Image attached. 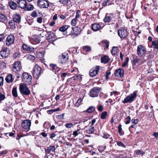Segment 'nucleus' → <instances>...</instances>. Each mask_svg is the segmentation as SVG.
Returning <instances> with one entry per match:
<instances>
[{
	"label": "nucleus",
	"instance_id": "nucleus-1",
	"mask_svg": "<svg viewBox=\"0 0 158 158\" xmlns=\"http://www.w3.org/2000/svg\"><path fill=\"white\" fill-rule=\"evenodd\" d=\"M137 91H135L126 97L122 101L124 103H131L134 101L137 97Z\"/></svg>",
	"mask_w": 158,
	"mask_h": 158
},
{
	"label": "nucleus",
	"instance_id": "nucleus-2",
	"mask_svg": "<svg viewBox=\"0 0 158 158\" xmlns=\"http://www.w3.org/2000/svg\"><path fill=\"white\" fill-rule=\"evenodd\" d=\"M70 31H71V33H69L67 36H70L73 38L77 36L81 32L80 28L77 27H71V29H70Z\"/></svg>",
	"mask_w": 158,
	"mask_h": 158
},
{
	"label": "nucleus",
	"instance_id": "nucleus-3",
	"mask_svg": "<svg viewBox=\"0 0 158 158\" xmlns=\"http://www.w3.org/2000/svg\"><path fill=\"white\" fill-rule=\"evenodd\" d=\"M22 81L26 85H30L31 82V76L27 72L23 73L22 77Z\"/></svg>",
	"mask_w": 158,
	"mask_h": 158
},
{
	"label": "nucleus",
	"instance_id": "nucleus-4",
	"mask_svg": "<svg viewBox=\"0 0 158 158\" xmlns=\"http://www.w3.org/2000/svg\"><path fill=\"white\" fill-rule=\"evenodd\" d=\"M20 93L23 95H29L30 94V91L29 88L24 84L20 85L19 87Z\"/></svg>",
	"mask_w": 158,
	"mask_h": 158
},
{
	"label": "nucleus",
	"instance_id": "nucleus-5",
	"mask_svg": "<svg viewBox=\"0 0 158 158\" xmlns=\"http://www.w3.org/2000/svg\"><path fill=\"white\" fill-rule=\"evenodd\" d=\"M101 89V88L99 87H95L93 88L90 90V96L92 97H97Z\"/></svg>",
	"mask_w": 158,
	"mask_h": 158
},
{
	"label": "nucleus",
	"instance_id": "nucleus-6",
	"mask_svg": "<svg viewBox=\"0 0 158 158\" xmlns=\"http://www.w3.org/2000/svg\"><path fill=\"white\" fill-rule=\"evenodd\" d=\"M58 62L60 63L63 64L66 63L68 59L69 56L68 53L64 52L59 56Z\"/></svg>",
	"mask_w": 158,
	"mask_h": 158
},
{
	"label": "nucleus",
	"instance_id": "nucleus-7",
	"mask_svg": "<svg viewBox=\"0 0 158 158\" xmlns=\"http://www.w3.org/2000/svg\"><path fill=\"white\" fill-rule=\"evenodd\" d=\"M79 77L80 79H81L82 77H81L79 76L78 75H76L68 79L67 80V82L68 84L71 86H74V85L73 84L77 82Z\"/></svg>",
	"mask_w": 158,
	"mask_h": 158
},
{
	"label": "nucleus",
	"instance_id": "nucleus-8",
	"mask_svg": "<svg viewBox=\"0 0 158 158\" xmlns=\"http://www.w3.org/2000/svg\"><path fill=\"white\" fill-rule=\"evenodd\" d=\"M118 34L121 39H124L126 37L129 33L123 27H122L118 31Z\"/></svg>",
	"mask_w": 158,
	"mask_h": 158
},
{
	"label": "nucleus",
	"instance_id": "nucleus-9",
	"mask_svg": "<svg viewBox=\"0 0 158 158\" xmlns=\"http://www.w3.org/2000/svg\"><path fill=\"white\" fill-rule=\"evenodd\" d=\"M31 124V122L30 120L26 119L24 120L22 123V126L23 128L26 130V131H28L30 129V127Z\"/></svg>",
	"mask_w": 158,
	"mask_h": 158
},
{
	"label": "nucleus",
	"instance_id": "nucleus-10",
	"mask_svg": "<svg viewBox=\"0 0 158 158\" xmlns=\"http://www.w3.org/2000/svg\"><path fill=\"white\" fill-rule=\"evenodd\" d=\"M22 69L21 62L19 61H17L14 63L12 69L13 72L16 73L19 72Z\"/></svg>",
	"mask_w": 158,
	"mask_h": 158
},
{
	"label": "nucleus",
	"instance_id": "nucleus-11",
	"mask_svg": "<svg viewBox=\"0 0 158 158\" xmlns=\"http://www.w3.org/2000/svg\"><path fill=\"white\" fill-rule=\"evenodd\" d=\"M41 68L37 65H36L34 68L33 76L35 78H38L41 73Z\"/></svg>",
	"mask_w": 158,
	"mask_h": 158
},
{
	"label": "nucleus",
	"instance_id": "nucleus-12",
	"mask_svg": "<svg viewBox=\"0 0 158 158\" xmlns=\"http://www.w3.org/2000/svg\"><path fill=\"white\" fill-rule=\"evenodd\" d=\"M46 36L47 37V40L49 42L55 41L56 40L55 38L56 37V36L54 34L53 32L51 31L47 32Z\"/></svg>",
	"mask_w": 158,
	"mask_h": 158
},
{
	"label": "nucleus",
	"instance_id": "nucleus-13",
	"mask_svg": "<svg viewBox=\"0 0 158 158\" xmlns=\"http://www.w3.org/2000/svg\"><path fill=\"white\" fill-rule=\"evenodd\" d=\"M38 5L41 8H47L49 6L48 2L46 0H39Z\"/></svg>",
	"mask_w": 158,
	"mask_h": 158
},
{
	"label": "nucleus",
	"instance_id": "nucleus-14",
	"mask_svg": "<svg viewBox=\"0 0 158 158\" xmlns=\"http://www.w3.org/2000/svg\"><path fill=\"white\" fill-rule=\"evenodd\" d=\"M7 48L4 47L0 52V56L2 58H7L9 55V53L7 52Z\"/></svg>",
	"mask_w": 158,
	"mask_h": 158
},
{
	"label": "nucleus",
	"instance_id": "nucleus-15",
	"mask_svg": "<svg viewBox=\"0 0 158 158\" xmlns=\"http://www.w3.org/2000/svg\"><path fill=\"white\" fill-rule=\"evenodd\" d=\"M22 48L23 50L27 52H33L34 50V48L31 46L26 44H24L22 45Z\"/></svg>",
	"mask_w": 158,
	"mask_h": 158
},
{
	"label": "nucleus",
	"instance_id": "nucleus-16",
	"mask_svg": "<svg viewBox=\"0 0 158 158\" xmlns=\"http://www.w3.org/2000/svg\"><path fill=\"white\" fill-rule=\"evenodd\" d=\"M100 68L98 66H97L95 68H93L89 71V75L92 77L96 76L98 73Z\"/></svg>",
	"mask_w": 158,
	"mask_h": 158
},
{
	"label": "nucleus",
	"instance_id": "nucleus-17",
	"mask_svg": "<svg viewBox=\"0 0 158 158\" xmlns=\"http://www.w3.org/2000/svg\"><path fill=\"white\" fill-rule=\"evenodd\" d=\"M146 52L144 48L141 45H139L137 47V54L139 55H142L144 54Z\"/></svg>",
	"mask_w": 158,
	"mask_h": 158
},
{
	"label": "nucleus",
	"instance_id": "nucleus-18",
	"mask_svg": "<svg viewBox=\"0 0 158 158\" xmlns=\"http://www.w3.org/2000/svg\"><path fill=\"white\" fill-rule=\"evenodd\" d=\"M14 37L13 35H10L7 38L6 40V44L7 45H10L12 44L14 41Z\"/></svg>",
	"mask_w": 158,
	"mask_h": 158
},
{
	"label": "nucleus",
	"instance_id": "nucleus-19",
	"mask_svg": "<svg viewBox=\"0 0 158 158\" xmlns=\"http://www.w3.org/2000/svg\"><path fill=\"white\" fill-rule=\"evenodd\" d=\"M18 7L24 9L26 8L27 2L25 0H19L17 1Z\"/></svg>",
	"mask_w": 158,
	"mask_h": 158
},
{
	"label": "nucleus",
	"instance_id": "nucleus-20",
	"mask_svg": "<svg viewBox=\"0 0 158 158\" xmlns=\"http://www.w3.org/2000/svg\"><path fill=\"white\" fill-rule=\"evenodd\" d=\"M70 29H71V27L69 25H64L62 27H60L59 29V30L60 31L64 32L66 31L65 34H64V35H67V34H69V33H68V31H70Z\"/></svg>",
	"mask_w": 158,
	"mask_h": 158
},
{
	"label": "nucleus",
	"instance_id": "nucleus-21",
	"mask_svg": "<svg viewBox=\"0 0 158 158\" xmlns=\"http://www.w3.org/2000/svg\"><path fill=\"white\" fill-rule=\"evenodd\" d=\"M124 70L122 69H119L116 70L114 73V75L116 77L119 76L122 77L124 76Z\"/></svg>",
	"mask_w": 158,
	"mask_h": 158
},
{
	"label": "nucleus",
	"instance_id": "nucleus-22",
	"mask_svg": "<svg viewBox=\"0 0 158 158\" xmlns=\"http://www.w3.org/2000/svg\"><path fill=\"white\" fill-rule=\"evenodd\" d=\"M55 148L54 146H49L47 147L46 148H45L44 150L45 151V156L47 154H50L51 152H55Z\"/></svg>",
	"mask_w": 158,
	"mask_h": 158
},
{
	"label": "nucleus",
	"instance_id": "nucleus-23",
	"mask_svg": "<svg viewBox=\"0 0 158 158\" xmlns=\"http://www.w3.org/2000/svg\"><path fill=\"white\" fill-rule=\"evenodd\" d=\"M49 66L50 69L53 72H57L60 70V69L56 66V64H50Z\"/></svg>",
	"mask_w": 158,
	"mask_h": 158
},
{
	"label": "nucleus",
	"instance_id": "nucleus-24",
	"mask_svg": "<svg viewBox=\"0 0 158 158\" xmlns=\"http://www.w3.org/2000/svg\"><path fill=\"white\" fill-rule=\"evenodd\" d=\"M101 27L100 25L98 23H93L92 25L91 28L94 31H96L99 29Z\"/></svg>",
	"mask_w": 158,
	"mask_h": 158
},
{
	"label": "nucleus",
	"instance_id": "nucleus-25",
	"mask_svg": "<svg viewBox=\"0 0 158 158\" xmlns=\"http://www.w3.org/2000/svg\"><path fill=\"white\" fill-rule=\"evenodd\" d=\"M0 22L6 23L7 22V17L4 14H0Z\"/></svg>",
	"mask_w": 158,
	"mask_h": 158
},
{
	"label": "nucleus",
	"instance_id": "nucleus-26",
	"mask_svg": "<svg viewBox=\"0 0 158 158\" xmlns=\"http://www.w3.org/2000/svg\"><path fill=\"white\" fill-rule=\"evenodd\" d=\"M82 49L83 51L86 53L92 51L91 47L88 45L83 46L82 47Z\"/></svg>",
	"mask_w": 158,
	"mask_h": 158
},
{
	"label": "nucleus",
	"instance_id": "nucleus-27",
	"mask_svg": "<svg viewBox=\"0 0 158 158\" xmlns=\"http://www.w3.org/2000/svg\"><path fill=\"white\" fill-rule=\"evenodd\" d=\"M110 14H106L104 19V21L105 23H109L111 22L112 18Z\"/></svg>",
	"mask_w": 158,
	"mask_h": 158
},
{
	"label": "nucleus",
	"instance_id": "nucleus-28",
	"mask_svg": "<svg viewBox=\"0 0 158 158\" xmlns=\"http://www.w3.org/2000/svg\"><path fill=\"white\" fill-rule=\"evenodd\" d=\"M9 5L11 9L15 10L17 7V5L14 1H11L9 2Z\"/></svg>",
	"mask_w": 158,
	"mask_h": 158
},
{
	"label": "nucleus",
	"instance_id": "nucleus-29",
	"mask_svg": "<svg viewBox=\"0 0 158 158\" xmlns=\"http://www.w3.org/2000/svg\"><path fill=\"white\" fill-rule=\"evenodd\" d=\"M109 61V57L107 56H104L101 58V62L102 63L106 64Z\"/></svg>",
	"mask_w": 158,
	"mask_h": 158
},
{
	"label": "nucleus",
	"instance_id": "nucleus-30",
	"mask_svg": "<svg viewBox=\"0 0 158 158\" xmlns=\"http://www.w3.org/2000/svg\"><path fill=\"white\" fill-rule=\"evenodd\" d=\"M13 20L16 23H19L21 21V16L20 15L17 14L13 17Z\"/></svg>",
	"mask_w": 158,
	"mask_h": 158
},
{
	"label": "nucleus",
	"instance_id": "nucleus-31",
	"mask_svg": "<svg viewBox=\"0 0 158 158\" xmlns=\"http://www.w3.org/2000/svg\"><path fill=\"white\" fill-rule=\"evenodd\" d=\"M60 2L62 4L66 5L67 6H70L71 5L70 0H60Z\"/></svg>",
	"mask_w": 158,
	"mask_h": 158
},
{
	"label": "nucleus",
	"instance_id": "nucleus-32",
	"mask_svg": "<svg viewBox=\"0 0 158 158\" xmlns=\"http://www.w3.org/2000/svg\"><path fill=\"white\" fill-rule=\"evenodd\" d=\"M34 6L31 4H27L26 6V8L24 9L26 10L27 11H31L33 10L34 9Z\"/></svg>",
	"mask_w": 158,
	"mask_h": 158
},
{
	"label": "nucleus",
	"instance_id": "nucleus-33",
	"mask_svg": "<svg viewBox=\"0 0 158 158\" xmlns=\"http://www.w3.org/2000/svg\"><path fill=\"white\" fill-rule=\"evenodd\" d=\"M44 52L40 51H38L36 52V56L39 58H42L44 56Z\"/></svg>",
	"mask_w": 158,
	"mask_h": 158
},
{
	"label": "nucleus",
	"instance_id": "nucleus-34",
	"mask_svg": "<svg viewBox=\"0 0 158 158\" xmlns=\"http://www.w3.org/2000/svg\"><path fill=\"white\" fill-rule=\"evenodd\" d=\"M140 59L137 57H136L133 58V59L132 60V64L134 65H135L136 64L138 63L140 64Z\"/></svg>",
	"mask_w": 158,
	"mask_h": 158
},
{
	"label": "nucleus",
	"instance_id": "nucleus-35",
	"mask_svg": "<svg viewBox=\"0 0 158 158\" xmlns=\"http://www.w3.org/2000/svg\"><path fill=\"white\" fill-rule=\"evenodd\" d=\"M6 80L7 83L11 82L13 81V76L12 75H8L6 78Z\"/></svg>",
	"mask_w": 158,
	"mask_h": 158
},
{
	"label": "nucleus",
	"instance_id": "nucleus-36",
	"mask_svg": "<svg viewBox=\"0 0 158 158\" xmlns=\"http://www.w3.org/2000/svg\"><path fill=\"white\" fill-rule=\"evenodd\" d=\"M15 21L14 20H10L9 22V24L10 28L12 29H14L15 28Z\"/></svg>",
	"mask_w": 158,
	"mask_h": 158
},
{
	"label": "nucleus",
	"instance_id": "nucleus-37",
	"mask_svg": "<svg viewBox=\"0 0 158 158\" xmlns=\"http://www.w3.org/2000/svg\"><path fill=\"white\" fill-rule=\"evenodd\" d=\"M12 93L14 97L16 98L18 97L17 88L16 87L13 88L12 91Z\"/></svg>",
	"mask_w": 158,
	"mask_h": 158
},
{
	"label": "nucleus",
	"instance_id": "nucleus-38",
	"mask_svg": "<svg viewBox=\"0 0 158 158\" xmlns=\"http://www.w3.org/2000/svg\"><path fill=\"white\" fill-rule=\"evenodd\" d=\"M118 128V132L119 135L121 136L123 135L124 134V132L122 130V125L120 124H119Z\"/></svg>",
	"mask_w": 158,
	"mask_h": 158
},
{
	"label": "nucleus",
	"instance_id": "nucleus-39",
	"mask_svg": "<svg viewBox=\"0 0 158 158\" xmlns=\"http://www.w3.org/2000/svg\"><path fill=\"white\" fill-rule=\"evenodd\" d=\"M152 45L153 48L158 50V41L155 40L152 42Z\"/></svg>",
	"mask_w": 158,
	"mask_h": 158
},
{
	"label": "nucleus",
	"instance_id": "nucleus-40",
	"mask_svg": "<svg viewBox=\"0 0 158 158\" xmlns=\"http://www.w3.org/2000/svg\"><path fill=\"white\" fill-rule=\"evenodd\" d=\"M95 110V108L93 106L89 107L87 110L86 111L88 113H91Z\"/></svg>",
	"mask_w": 158,
	"mask_h": 158
},
{
	"label": "nucleus",
	"instance_id": "nucleus-41",
	"mask_svg": "<svg viewBox=\"0 0 158 158\" xmlns=\"http://www.w3.org/2000/svg\"><path fill=\"white\" fill-rule=\"evenodd\" d=\"M106 148V146H100L98 148V150L101 152H103Z\"/></svg>",
	"mask_w": 158,
	"mask_h": 158
},
{
	"label": "nucleus",
	"instance_id": "nucleus-42",
	"mask_svg": "<svg viewBox=\"0 0 158 158\" xmlns=\"http://www.w3.org/2000/svg\"><path fill=\"white\" fill-rule=\"evenodd\" d=\"M117 47H113L111 50V52L113 55H115L117 52Z\"/></svg>",
	"mask_w": 158,
	"mask_h": 158
},
{
	"label": "nucleus",
	"instance_id": "nucleus-43",
	"mask_svg": "<svg viewBox=\"0 0 158 158\" xmlns=\"http://www.w3.org/2000/svg\"><path fill=\"white\" fill-rule=\"evenodd\" d=\"M107 114V113L106 111H104L102 112L101 114V118L102 119H105Z\"/></svg>",
	"mask_w": 158,
	"mask_h": 158
},
{
	"label": "nucleus",
	"instance_id": "nucleus-44",
	"mask_svg": "<svg viewBox=\"0 0 158 158\" xmlns=\"http://www.w3.org/2000/svg\"><path fill=\"white\" fill-rule=\"evenodd\" d=\"M94 131V126H91V127L87 131V132L89 134H91L93 133Z\"/></svg>",
	"mask_w": 158,
	"mask_h": 158
},
{
	"label": "nucleus",
	"instance_id": "nucleus-45",
	"mask_svg": "<svg viewBox=\"0 0 158 158\" xmlns=\"http://www.w3.org/2000/svg\"><path fill=\"white\" fill-rule=\"evenodd\" d=\"M146 56L144 55L143 58L140 59V64L144 63L148 60V58H146Z\"/></svg>",
	"mask_w": 158,
	"mask_h": 158
},
{
	"label": "nucleus",
	"instance_id": "nucleus-46",
	"mask_svg": "<svg viewBox=\"0 0 158 158\" xmlns=\"http://www.w3.org/2000/svg\"><path fill=\"white\" fill-rule=\"evenodd\" d=\"M117 144L118 146L124 148H126V146L121 141H117Z\"/></svg>",
	"mask_w": 158,
	"mask_h": 158
},
{
	"label": "nucleus",
	"instance_id": "nucleus-47",
	"mask_svg": "<svg viewBox=\"0 0 158 158\" xmlns=\"http://www.w3.org/2000/svg\"><path fill=\"white\" fill-rule=\"evenodd\" d=\"M82 99L81 98H79L77 102L75 103V106L77 107H78L81 104V102L82 101Z\"/></svg>",
	"mask_w": 158,
	"mask_h": 158
},
{
	"label": "nucleus",
	"instance_id": "nucleus-48",
	"mask_svg": "<svg viewBox=\"0 0 158 158\" xmlns=\"http://www.w3.org/2000/svg\"><path fill=\"white\" fill-rule=\"evenodd\" d=\"M33 40L36 43H39L40 42V40L37 36H34L33 37Z\"/></svg>",
	"mask_w": 158,
	"mask_h": 158
},
{
	"label": "nucleus",
	"instance_id": "nucleus-49",
	"mask_svg": "<svg viewBox=\"0 0 158 158\" xmlns=\"http://www.w3.org/2000/svg\"><path fill=\"white\" fill-rule=\"evenodd\" d=\"M77 19L76 18H74L71 21V24L72 26H75L77 23Z\"/></svg>",
	"mask_w": 158,
	"mask_h": 158
},
{
	"label": "nucleus",
	"instance_id": "nucleus-50",
	"mask_svg": "<svg viewBox=\"0 0 158 158\" xmlns=\"http://www.w3.org/2000/svg\"><path fill=\"white\" fill-rule=\"evenodd\" d=\"M131 117L129 116L127 117L125 119L126 121L125 122V123L126 124H129L131 121Z\"/></svg>",
	"mask_w": 158,
	"mask_h": 158
},
{
	"label": "nucleus",
	"instance_id": "nucleus-51",
	"mask_svg": "<svg viewBox=\"0 0 158 158\" xmlns=\"http://www.w3.org/2000/svg\"><path fill=\"white\" fill-rule=\"evenodd\" d=\"M36 10L34 11L31 14V16L33 17H35L38 16L37 15V12Z\"/></svg>",
	"mask_w": 158,
	"mask_h": 158
},
{
	"label": "nucleus",
	"instance_id": "nucleus-52",
	"mask_svg": "<svg viewBox=\"0 0 158 158\" xmlns=\"http://www.w3.org/2000/svg\"><path fill=\"white\" fill-rule=\"evenodd\" d=\"M65 125L66 128H71L73 127V125L72 123H67Z\"/></svg>",
	"mask_w": 158,
	"mask_h": 158
},
{
	"label": "nucleus",
	"instance_id": "nucleus-53",
	"mask_svg": "<svg viewBox=\"0 0 158 158\" xmlns=\"http://www.w3.org/2000/svg\"><path fill=\"white\" fill-rule=\"evenodd\" d=\"M98 110L100 112H102L103 110V107L102 105L98 106Z\"/></svg>",
	"mask_w": 158,
	"mask_h": 158
},
{
	"label": "nucleus",
	"instance_id": "nucleus-54",
	"mask_svg": "<svg viewBox=\"0 0 158 158\" xmlns=\"http://www.w3.org/2000/svg\"><path fill=\"white\" fill-rule=\"evenodd\" d=\"M80 12V11L79 10H77L76 12V15L75 18H76L77 19L80 17L79 13Z\"/></svg>",
	"mask_w": 158,
	"mask_h": 158
},
{
	"label": "nucleus",
	"instance_id": "nucleus-55",
	"mask_svg": "<svg viewBox=\"0 0 158 158\" xmlns=\"http://www.w3.org/2000/svg\"><path fill=\"white\" fill-rule=\"evenodd\" d=\"M135 152L137 155H139L141 154L142 151L140 150H137L135 151Z\"/></svg>",
	"mask_w": 158,
	"mask_h": 158
},
{
	"label": "nucleus",
	"instance_id": "nucleus-56",
	"mask_svg": "<svg viewBox=\"0 0 158 158\" xmlns=\"http://www.w3.org/2000/svg\"><path fill=\"white\" fill-rule=\"evenodd\" d=\"M57 133V131H55V132L52 133L51 134L50 138L52 139L54 137L57 135L56 133Z\"/></svg>",
	"mask_w": 158,
	"mask_h": 158
},
{
	"label": "nucleus",
	"instance_id": "nucleus-57",
	"mask_svg": "<svg viewBox=\"0 0 158 158\" xmlns=\"http://www.w3.org/2000/svg\"><path fill=\"white\" fill-rule=\"evenodd\" d=\"M50 123L48 122H45L43 126L44 128H46L48 127V126L49 125Z\"/></svg>",
	"mask_w": 158,
	"mask_h": 158
},
{
	"label": "nucleus",
	"instance_id": "nucleus-58",
	"mask_svg": "<svg viewBox=\"0 0 158 158\" xmlns=\"http://www.w3.org/2000/svg\"><path fill=\"white\" fill-rule=\"evenodd\" d=\"M138 119H132L131 120V122L132 123L135 124H136L138 122Z\"/></svg>",
	"mask_w": 158,
	"mask_h": 158
},
{
	"label": "nucleus",
	"instance_id": "nucleus-59",
	"mask_svg": "<svg viewBox=\"0 0 158 158\" xmlns=\"http://www.w3.org/2000/svg\"><path fill=\"white\" fill-rule=\"evenodd\" d=\"M5 98V95L2 94L1 93H0V101L4 100Z\"/></svg>",
	"mask_w": 158,
	"mask_h": 158
},
{
	"label": "nucleus",
	"instance_id": "nucleus-60",
	"mask_svg": "<svg viewBox=\"0 0 158 158\" xmlns=\"http://www.w3.org/2000/svg\"><path fill=\"white\" fill-rule=\"evenodd\" d=\"M110 136V135L109 134L107 133H104L103 134V138L106 139L108 138Z\"/></svg>",
	"mask_w": 158,
	"mask_h": 158
},
{
	"label": "nucleus",
	"instance_id": "nucleus-61",
	"mask_svg": "<svg viewBox=\"0 0 158 158\" xmlns=\"http://www.w3.org/2000/svg\"><path fill=\"white\" fill-rule=\"evenodd\" d=\"M20 54V53L19 52L15 53L14 55V58H16L17 57H19Z\"/></svg>",
	"mask_w": 158,
	"mask_h": 158
},
{
	"label": "nucleus",
	"instance_id": "nucleus-62",
	"mask_svg": "<svg viewBox=\"0 0 158 158\" xmlns=\"http://www.w3.org/2000/svg\"><path fill=\"white\" fill-rule=\"evenodd\" d=\"M3 78L2 77H0V86L2 85L3 83Z\"/></svg>",
	"mask_w": 158,
	"mask_h": 158
},
{
	"label": "nucleus",
	"instance_id": "nucleus-63",
	"mask_svg": "<svg viewBox=\"0 0 158 158\" xmlns=\"http://www.w3.org/2000/svg\"><path fill=\"white\" fill-rule=\"evenodd\" d=\"M64 114H62L56 116V118L59 119H62L63 118L64 115Z\"/></svg>",
	"mask_w": 158,
	"mask_h": 158
},
{
	"label": "nucleus",
	"instance_id": "nucleus-64",
	"mask_svg": "<svg viewBox=\"0 0 158 158\" xmlns=\"http://www.w3.org/2000/svg\"><path fill=\"white\" fill-rule=\"evenodd\" d=\"M153 135L156 139H157L158 138V132H154L153 133Z\"/></svg>",
	"mask_w": 158,
	"mask_h": 158
}]
</instances>
